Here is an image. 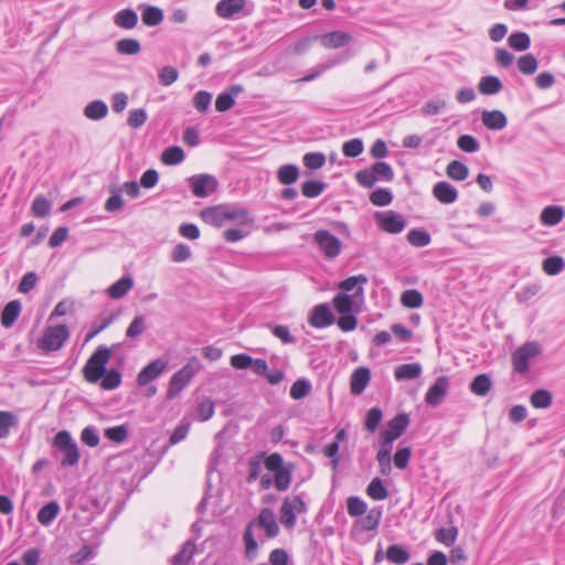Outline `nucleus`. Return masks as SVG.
Returning a JSON list of instances; mask_svg holds the SVG:
<instances>
[{"label":"nucleus","mask_w":565,"mask_h":565,"mask_svg":"<svg viewBox=\"0 0 565 565\" xmlns=\"http://www.w3.org/2000/svg\"><path fill=\"white\" fill-rule=\"evenodd\" d=\"M202 220L213 226L221 227L227 222H235L238 225H247L254 222L246 209L228 204L204 209L201 212Z\"/></svg>","instance_id":"1"},{"label":"nucleus","mask_w":565,"mask_h":565,"mask_svg":"<svg viewBox=\"0 0 565 565\" xmlns=\"http://www.w3.org/2000/svg\"><path fill=\"white\" fill-rule=\"evenodd\" d=\"M202 365L198 358H191L185 365L175 372L170 379L167 397H175L201 370Z\"/></svg>","instance_id":"2"},{"label":"nucleus","mask_w":565,"mask_h":565,"mask_svg":"<svg viewBox=\"0 0 565 565\" xmlns=\"http://www.w3.org/2000/svg\"><path fill=\"white\" fill-rule=\"evenodd\" d=\"M541 345L530 341L516 348L511 354L513 371L519 374H526L530 371V363L541 354Z\"/></svg>","instance_id":"3"},{"label":"nucleus","mask_w":565,"mask_h":565,"mask_svg":"<svg viewBox=\"0 0 565 565\" xmlns=\"http://www.w3.org/2000/svg\"><path fill=\"white\" fill-rule=\"evenodd\" d=\"M110 359V350L106 347H98L90 355L84 366V376L87 382L96 383L107 371L106 364Z\"/></svg>","instance_id":"4"},{"label":"nucleus","mask_w":565,"mask_h":565,"mask_svg":"<svg viewBox=\"0 0 565 565\" xmlns=\"http://www.w3.org/2000/svg\"><path fill=\"white\" fill-rule=\"evenodd\" d=\"M70 337L68 328L65 324L50 326L45 328L43 335L38 341V347L45 351L52 352L60 350Z\"/></svg>","instance_id":"5"},{"label":"nucleus","mask_w":565,"mask_h":565,"mask_svg":"<svg viewBox=\"0 0 565 565\" xmlns=\"http://www.w3.org/2000/svg\"><path fill=\"white\" fill-rule=\"evenodd\" d=\"M307 505L301 497H287L282 501L280 508L279 520L286 529H294L296 525L297 515L306 513Z\"/></svg>","instance_id":"6"},{"label":"nucleus","mask_w":565,"mask_h":565,"mask_svg":"<svg viewBox=\"0 0 565 565\" xmlns=\"http://www.w3.org/2000/svg\"><path fill=\"white\" fill-rule=\"evenodd\" d=\"M313 242L329 259H334L341 254L342 242L327 230H318L313 234Z\"/></svg>","instance_id":"7"},{"label":"nucleus","mask_w":565,"mask_h":565,"mask_svg":"<svg viewBox=\"0 0 565 565\" xmlns=\"http://www.w3.org/2000/svg\"><path fill=\"white\" fill-rule=\"evenodd\" d=\"M374 218L379 228L388 234H398L407 225L405 217L392 210L376 212Z\"/></svg>","instance_id":"8"},{"label":"nucleus","mask_w":565,"mask_h":565,"mask_svg":"<svg viewBox=\"0 0 565 565\" xmlns=\"http://www.w3.org/2000/svg\"><path fill=\"white\" fill-rule=\"evenodd\" d=\"M382 520V509L379 507L366 511L363 519L358 520L350 532V536L354 541H360L359 535L363 531L376 532Z\"/></svg>","instance_id":"9"},{"label":"nucleus","mask_w":565,"mask_h":565,"mask_svg":"<svg viewBox=\"0 0 565 565\" xmlns=\"http://www.w3.org/2000/svg\"><path fill=\"white\" fill-rule=\"evenodd\" d=\"M191 191L196 198H206L216 191L218 181L211 174H196L189 179Z\"/></svg>","instance_id":"10"},{"label":"nucleus","mask_w":565,"mask_h":565,"mask_svg":"<svg viewBox=\"0 0 565 565\" xmlns=\"http://www.w3.org/2000/svg\"><path fill=\"white\" fill-rule=\"evenodd\" d=\"M169 361L164 358H158L147 364L137 376L139 386H147L150 382L158 379L168 367Z\"/></svg>","instance_id":"11"},{"label":"nucleus","mask_w":565,"mask_h":565,"mask_svg":"<svg viewBox=\"0 0 565 565\" xmlns=\"http://www.w3.org/2000/svg\"><path fill=\"white\" fill-rule=\"evenodd\" d=\"M449 390V380L447 376H439L428 388L425 395V402L430 406H438L444 401Z\"/></svg>","instance_id":"12"},{"label":"nucleus","mask_w":565,"mask_h":565,"mask_svg":"<svg viewBox=\"0 0 565 565\" xmlns=\"http://www.w3.org/2000/svg\"><path fill=\"white\" fill-rule=\"evenodd\" d=\"M371 380V372L366 366H360L353 371L350 379V390L353 395L364 392Z\"/></svg>","instance_id":"13"},{"label":"nucleus","mask_w":565,"mask_h":565,"mask_svg":"<svg viewBox=\"0 0 565 565\" xmlns=\"http://www.w3.org/2000/svg\"><path fill=\"white\" fill-rule=\"evenodd\" d=\"M332 322L333 316L327 303L316 306L309 317V323L318 329L326 328Z\"/></svg>","instance_id":"14"},{"label":"nucleus","mask_w":565,"mask_h":565,"mask_svg":"<svg viewBox=\"0 0 565 565\" xmlns=\"http://www.w3.org/2000/svg\"><path fill=\"white\" fill-rule=\"evenodd\" d=\"M481 121L482 125L489 130H502L508 125V118L503 111L494 109V110H483L481 113Z\"/></svg>","instance_id":"15"},{"label":"nucleus","mask_w":565,"mask_h":565,"mask_svg":"<svg viewBox=\"0 0 565 565\" xmlns=\"http://www.w3.org/2000/svg\"><path fill=\"white\" fill-rule=\"evenodd\" d=\"M433 195L443 204H451L457 201L458 191L452 184L440 181L434 185Z\"/></svg>","instance_id":"16"},{"label":"nucleus","mask_w":565,"mask_h":565,"mask_svg":"<svg viewBox=\"0 0 565 565\" xmlns=\"http://www.w3.org/2000/svg\"><path fill=\"white\" fill-rule=\"evenodd\" d=\"M409 423L411 419L407 414H398L387 423V429H385L382 434L396 440L404 434Z\"/></svg>","instance_id":"17"},{"label":"nucleus","mask_w":565,"mask_h":565,"mask_svg":"<svg viewBox=\"0 0 565 565\" xmlns=\"http://www.w3.org/2000/svg\"><path fill=\"white\" fill-rule=\"evenodd\" d=\"M257 522L258 525L265 530L267 537L271 539L278 535L279 526L271 509H263L258 515Z\"/></svg>","instance_id":"18"},{"label":"nucleus","mask_w":565,"mask_h":565,"mask_svg":"<svg viewBox=\"0 0 565 565\" xmlns=\"http://www.w3.org/2000/svg\"><path fill=\"white\" fill-rule=\"evenodd\" d=\"M319 39L326 49H339L349 44L352 41V35L348 32L334 31L323 34Z\"/></svg>","instance_id":"19"},{"label":"nucleus","mask_w":565,"mask_h":565,"mask_svg":"<svg viewBox=\"0 0 565 565\" xmlns=\"http://www.w3.org/2000/svg\"><path fill=\"white\" fill-rule=\"evenodd\" d=\"M245 3V0H221L215 11L220 18L231 19L244 9Z\"/></svg>","instance_id":"20"},{"label":"nucleus","mask_w":565,"mask_h":565,"mask_svg":"<svg viewBox=\"0 0 565 565\" xmlns=\"http://www.w3.org/2000/svg\"><path fill=\"white\" fill-rule=\"evenodd\" d=\"M134 287V279L130 276H124L107 289V295L111 299H120L125 297Z\"/></svg>","instance_id":"21"},{"label":"nucleus","mask_w":565,"mask_h":565,"mask_svg":"<svg viewBox=\"0 0 565 565\" xmlns=\"http://www.w3.org/2000/svg\"><path fill=\"white\" fill-rule=\"evenodd\" d=\"M423 372L419 363L401 364L394 370V376L397 381L415 380L420 376Z\"/></svg>","instance_id":"22"},{"label":"nucleus","mask_w":565,"mask_h":565,"mask_svg":"<svg viewBox=\"0 0 565 565\" xmlns=\"http://www.w3.org/2000/svg\"><path fill=\"white\" fill-rule=\"evenodd\" d=\"M565 211L562 206L550 205L541 213V222L547 226H555L564 218Z\"/></svg>","instance_id":"23"},{"label":"nucleus","mask_w":565,"mask_h":565,"mask_svg":"<svg viewBox=\"0 0 565 565\" xmlns=\"http://www.w3.org/2000/svg\"><path fill=\"white\" fill-rule=\"evenodd\" d=\"M114 23L121 29H134L138 23V15L132 9L118 11L114 17Z\"/></svg>","instance_id":"24"},{"label":"nucleus","mask_w":565,"mask_h":565,"mask_svg":"<svg viewBox=\"0 0 565 565\" xmlns=\"http://www.w3.org/2000/svg\"><path fill=\"white\" fill-rule=\"evenodd\" d=\"M21 312V303L18 300H12L6 305L1 315V323L4 328H10L18 319Z\"/></svg>","instance_id":"25"},{"label":"nucleus","mask_w":565,"mask_h":565,"mask_svg":"<svg viewBox=\"0 0 565 565\" xmlns=\"http://www.w3.org/2000/svg\"><path fill=\"white\" fill-rule=\"evenodd\" d=\"M60 504L56 501H51L42 507L38 512V521L44 525H50L60 513Z\"/></svg>","instance_id":"26"},{"label":"nucleus","mask_w":565,"mask_h":565,"mask_svg":"<svg viewBox=\"0 0 565 565\" xmlns=\"http://www.w3.org/2000/svg\"><path fill=\"white\" fill-rule=\"evenodd\" d=\"M108 114V107L103 100L88 103L84 108V115L90 120H100Z\"/></svg>","instance_id":"27"},{"label":"nucleus","mask_w":565,"mask_h":565,"mask_svg":"<svg viewBox=\"0 0 565 565\" xmlns=\"http://www.w3.org/2000/svg\"><path fill=\"white\" fill-rule=\"evenodd\" d=\"M369 279L365 275H356L342 280L339 284V288L343 291H351L356 288V296L363 295V286L367 284Z\"/></svg>","instance_id":"28"},{"label":"nucleus","mask_w":565,"mask_h":565,"mask_svg":"<svg viewBox=\"0 0 565 565\" xmlns=\"http://www.w3.org/2000/svg\"><path fill=\"white\" fill-rule=\"evenodd\" d=\"M478 89L482 95H494L502 89V83L497 76H483L478 84Z\"/></svg>","instance_id":"29"},{"label":"nucleus","mask_w":565,"mask_h":565,"mask_svg":"<svg viewBox=\"0 0 565 565\" xmlns=\"http://www.w3.org/2000/svg\"><path fill=\"white\" fill-rule=\"evenodd\" d=\"M185 159L184 151L179 146H171L164 149L161 153V161L166 166H175L183 162Z\"/></svg>","instance_id":"30"},{"label":"nucleus","mask_w":565,"mask_h":565,"mask_svg":"<svg viewBox=\"0 0 565 565\" xmlns=\"http://www.w3.org/2000/svg\"><path fill=\"white\" fill-rule=\"evenodd\" d=\"M385 557L393 564L403 565L409 561L411 555L407 548L394 544L387 547Z\"/></svg>","instance_id":"31"},{"label":"nucleus","mask_w":565,"mask_h":565,"mask_svg":"<svg viewBox=\"0 0 565 565\" xmlns=\"http://www.w3.org/2000/svg\"><path fill=\"white\" fill-rule=\"evenodd\" d=\"M243 542L245 545V555L252 561L257 556L258 553V543L256 542L253 534V523H249L243 534Z\"/></svg>","instance_id":"32"},{"label":"nucleus","mask_w":565,"mask_h":565,"mask_svg":"<svg viewBox=\"0 0 565 565\" xmlns=\"http://www.w3.org/2000/svg\"><path fill=\"white\" fill-rule=\"evenodd\" d=\"M299 178V169L295 164H284L277 170V179L281 184L289 185Z\"/></svg>","instance_id":"33"},{"label":"nucleus","mask_w":565,"mask_h":565,"mask_svg":"<svg viewBox=\"0 0 565 565\" xmlns=\"http://www.w3.org/2000/svg\"><path fill=\"white\" fill-rule=\"evenodd\" d=\"M552 402V393L545 388L536 390L530 396V403L534 408H548Z\"/></svg>","instance_id":"34"},{"label":"nucleus","mask_w":565,"mask_h":565,"mask_svg":"<svg viewBox=\"0 0 565 565\" xmlns=\"http://www.w3.org/2000/svg\"><path fill=\"white\" fill-rule=\"evenodd\" d=\"M492 383L487 374L477 375L471 384L470 391L478 396H486L491 390Z\"/></svg>","instance_id":"35"},{"label":"nucleus","mask_w":565,"mask_h":565,"mask_svg":"<svg viewBox=\"0 0 565 565\" xmlns=\"http://www.w3.org/2000/svg\"><path fill=\"white\" fill-rule=\"evenodd\" d=\"M446 172L450 179L456 181H463L469 175L468 167L458 160L449 162Z\"/></svg>","instance_id":"36"},{"label":"nucleus","mask_w":565,"mask_h":565,"mask_svg":"<svg viewBox=\"0 0 565 565\" xmlns=\"http://www.w3.org/2000/svg\"><path fill=\"white\" fill-rule=\"evenodd\" d=\"M195 552V544L191 541H186L180 552H178L173 558V565H188L192 559Z\"/></svg>","instance_id":"37"},{"label":"nucleus","mask_w":565,"mask_h":565,"mask_svg":"<svg viewBox=\"0 0 565 565\" xmlns=\"http://www.w3.org/2000/svg\"><path fill=\"white\" fill-rule=\"evenodd\" d=\"M142 22L148 26H156L163 20V12L160 8L148 6L141 13Z\"/></svg>","instance_id":"38"},{"label":"nucleus","mask_w":565,"mask_h":565,"mask_svg":"<svg viewBox=\"0 0 565 565\" xmlns=\"http://www.w3.org/2000/svg\"><path fill=\"white\" fill-rule=\"evenodd\" d=\"M542 268L546 275L555 276L565 268V262L561 256H551L543 260Z\"/></svg>","instance_id":"39"},{"label":"nucleus","mask_w":565,"mask_h":565,"mask_svg":"<svg viewBox=\"0 0 565 565\" xmlns=\"http://www.w3.org/2000/svg\"><path fill=\"white\" fill-rule=\"evenodd\" d=\"M423 301V295L416 289L405 290L401 296V303L409 309L422 307Z\"/></svg>","instance_id":"40"},{"label":"nucleus","mask_w":565,"mask_h":565,"mask_svg":"<svg viewBox=\"0 0 565 565\" xmlns=\"http://www.w3.org/2000/svg\"><path fill=\"white\" fill-rule=\"evenodd\" d=\"M366 493L370 498L377 501L385 500L388 497V491L379 477L372 479L369 483Z\"/></svg>","instance_id":"41"},{"label":"nucleus","mask_w":565,"mask_h":565,"mask_svg":"<svg viewBox=\"0 0 565 565\" xmlns=\"http://www.w3.org/2000/svg\"><path fill=\"white\" fill-rule=\"evenodd\" d=\"M116 50L119 54L136 55L140 52L141 45L135 39H121L116 42Z\"/></svg>","instance_id":"42"},{"label":"nucleus","mask_w":565,"mask_h":565,"mask_svg":"<svg viewBox=\"0 0 565 565\" xmlns=\"http://www.w3.org/2000/svg\"><path fill=\"white\" fill-rule=\"evenodd\" d=\"M353 299L345 292H340L333 298V307L340 315L351 313L353 310Z\"/></svg>","instance_id":"43"},{"label":"nucleus","mask_w":565,"mask_h":565,"mask_svg":"<svg viewBox=\"0 0 565 565\" xmlns=\"http://www.w3.org/2000/svg\"><path fill=\"white\" fill-rule=\"evenodd\" d=\"M327 188V184L321 181L310 180L301 185V193L306 198L313 199L319 196Z\"/></svg>","instance_id":"44"},{"label":"nucleus","mask_w":565,"mask_h":565,"mask_svg":"<svg viewBox=\"0 0 565 565\" xmlns=\"http://www.w3.org/2000/svg\"><path fill=\"white\" fill-rule=\"evenodd\" d=\"M539 62L533 54H525L519 57L518 68L524 75H532L536 72Z\"/></svg>","instance_id":"45"},{"label":"nucleus","mask_w":565,"mask_h":565,"mask_svg":"<svg viewBox=\"0 0 565 565\" xmlns=\"http://www.w3.org/2000/svg\"><path fill=\"white\" fill-rule=\"evenodd\" d=\"M407 241L415 247H425L430 243L431 238L428 232L415 228L408 232Z\"/></svg>","instance_id":"46"},{"label":"nucleus","mask_w":565,"mask_h":565,"mask_svg":"<svg viewBox=\"0 0 565 565\" xmlns=\"http://www.w3.org/2000/svg\"><path fill=\"white\" fill-rule=\"evenodd\" d=\"M371 170L373 171L374 173V177L377 181L382 180V181H386V182H390L393 180L394 178V172H393V169L392 167L386 163V162H375L372 167H371Z\"/></svg>","instance_id":"47"},{"label":"nucleus","mask_w":565,"mask_h":565,"mask_svg":"<svg viewBox=\"0 0 565 565\" xmlns=\"http://www.w3.org/2000/svg\"><path fill=\"white\" fill-rule=\"evenodd\" d=\"M275 487L279 491H285L289 488L291 481V468L282 467L281 469L274 472Z\"/></svg>","instance_id":"48"},{"label":"nucleus","mask_w":565,"mask_h":565,"mask_svg":"<svg viewBox=\"0 0 565 565\" xmlns=\"http://www.w3.org/2000/svg\"><path fill=\"white\" fill-rule=\"evenodd\" d=\"M348 513L351 516H362L367 511V504L359 497H349L347 500Z\"/></svg>","instance_id":"49"},{"label":"nucleus","mask_w":565,"mask_h":565,"mask_svg":"<svg viewBox=\"0 0 565 565\" xmlns=\"http://www.w3.org/2000/svg\"><path fill=\"white\" fill-rule=\"evenodd\" d=\"M393 201V194L388 189H377L370 195V202L375 206H386Z\"/></svg>","instance_id":"50"},{"label":"nucleus","mask_w":565,"mask_h":565,"mask_svg":"<svg viewBox=\"0 0 565 565\" xmlns=\"http://www.w3.org/2000/svg\"><path fill=\"white\" fill-rule=\"evenodd\" d=\"M509 45L516 51H525L530 47V36L524 32L512 33L508 39Z\"/></svg>","instance_id":"51"},{"label":"nucleus","mask_w":565,"mask_h":565,"mask_svg":"<svg viewBox=\"0 0 565 565\" xmlns=\"http://www.w3.org/2000/svg\"><path fill=\"white\" fill-rule=\"evenodd\" d=\"M310 390L311 385L307 380H297L290 387V397L294 399H301L310 393Z\"/></svg>","instance_id":"52"},{"label":"nucleus","mask_w":565,"mask_h":565,"mask_svg":"<svg viewBox=\"0 0 565 565\" xmlns=\"http://www.w3.org/2000/svg\"><path fill=\"white\" fill-rule=\"evenodd\" d=\"M364 146L361 139L354 138L343 143L342 152L345 157L355 158L363 152Z\"/></svg>","instance_id":"53"},{"label":"nucleus","mask_w":565,"mask_h":565,"mask_svg":"<svg viewBox=\"0 0 565 565\" xmlns=\"http://www.w3.org/2000/svg\"><path fill=\"white\" fill-rule=\"evenodd\" d=\"M436 540L439 543L445 544L446 546H451L458 536V529L455 526L448 527V529H439L436 532Z\"/></svg>","instance_id":"54"},{"label":"nucleus","mask_w":565,"mask_h":565,"mask_svg":"<svg viewBox=\"0 0 565 565\" xmlns=\"http://www.w3.org/2000/svg\"><path fill=\"white\" fill-rule=\"evenodd\" d=\"M457 146L460 150L468 153L477 152L480 149L479 141L470 135L460 136L457 140Z\"/></svg>","instance_id":"55"},{"label":"nucleus","mask_w":565,"mask_h":565,"mask_svg":"<svg viewBox=\"0 0 565 565\" xmlns=\"http://www.w3.org/2000/svg\"><path fill=\"white\" fill-rule=\"evenodd\" d=\"M102 377V387L104 390H114L121 383V375L117 370L106 371Z\"/></svg>","instance_id":"56"},{"label":"nucleus","mask_w":565,"mask_h":565,"mask_svg":"<svg viewBox=\"0 0 565 565\" xmlns=\"http://www.w3.org/2000/svg\"><path fill=\"white\" fill-rule=\"evenodd\" d=\"M146 330V321L142 316H136L127 328L126 335L130 339L140 337Z\"/></svg>","instance_id":"57"},{"label":"nucleus","mask_w":565,"mask_h":565,"mask_svg":"<svg viewBox=\"0 0 565 565\" xmlns=\"http://www.w3.org/2000/svg\"><path fill=\"white\" fill-rule=\"evenodd\" d=\"M51 207V202L43 196L35 198L31 206L32 213L36 217L46 216L50 213Z\"/></svg>","instance_id":"58"},{"label":"nucleus","mask_w":565,"mask_h":565,"mask_svg":"<svg viewBox=\"0 0 565 565\" xmlns=\"http://www.w3.org/2000/svg\"><path fill=\"white\" fill-rule=\"evenodd\" d=\"M105 437L115 443H122L128 437V428L125 425L109 427L105 430Z\"/></svg>","instance_id":"59"},{"label":"nucleus","mask_w":565,"mask_h":565,"mask_svg":"<svg viewBox=\"0 0 565 565\" xmlns=\"http://www.w3.org/2000/svg\"><path fill=\"white\" fill-rule=\"evenodd\" d=\"M214 411H215L214 403L210 398L203 399L198 405V409H196L198 418L201 422H206V420H209L210 418L213 417Z\"/></svg>","instance_id":"60"},{"label":"nucleus","mask_w":565,"mask_h":565,"mask_svg":"<svg viewBox=\"0 0 565 565\" xmlns=\"http://www.w3.org/2000/svg\"><path fill=\"white\" fill-rule=\"evenodd\" d=\"M212 94L206 90H199L193 97V104L198 111L204 113L209 109Z\"/></svg>","instance_id":"61"},{"label":"nucleus","mask_w":565,"mask_h":565,"mask_svg":"<svg viewBox=\"0 0 565 565\" xmlns=\"http://www.w3.org/2000/svg\"><path fill=\"white\" fill-rule=\"evenodd\" d=\"M303 163L308 169L317 170L326 163V157L321 152H309L303 156Z\"/></svg>","instance_id":"62"},{"label":"nucleus","mask_w":565,"mask_h":565,"mask_svg":"<svg viewBox=\"0 0 565 565\" xmlns=\"http://www.w3.org/2000/svg\"><path fill=\"white\" fill-rule=\"evenodd\" d=\"M412 449L409 447L399 448L394 455V465L397 469L404 470L411 460Z\"/></svg>","instance_id":"63"},{"label":"nucleus","mask_w":565,"mask_h":565,"mask_svg":"<svg viewBox=\"0 0 565 565\" xmlns=\"http://www.w3.org/2000/svg\"><path fill=\"white\" fill-rule=\"evenodd\" d=\"M268 561L270 565H288L290 557L286 550L275 548L270 552Z\"/></svg>","instance_id":"64"}]
</instances>
